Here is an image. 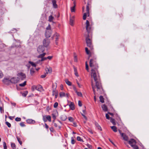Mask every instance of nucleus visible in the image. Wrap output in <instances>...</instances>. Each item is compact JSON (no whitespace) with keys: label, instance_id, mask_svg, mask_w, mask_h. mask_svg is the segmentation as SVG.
Wrapping results in <instances>:
<instances>
[{"label":"nucleus","instance_id":"nucleus-3","mask_svg":"<svg viewBox=\"0 0 149 149\" xmlns=\"http://www.w3.org/2000/svg\"><path fill=\"white\" fill-rule=\"evenodd\" d=\"M91 86L92 87L93 91L94 94L95 95L94 96V99L95 102L96 101V94H100L102 92V90L100 91L99 90H98L97 87L96 86V83H95V86L93 84V82L92 81H91Z\"/></svg>","mask_w":149,"mask_h":149},{"label":"nucleus","instance_id":"nucleus-16","mask_svg":"<svg viewBox=\"0 0 149 149\" xmlns=\"http://www.w3.org/2000/svg\"><path fill=\"white\" fill-rule=\"evenodd\" d=\"M74 16H72V17H71L70 19V25L72 26L74 25Z\"/></svg>","mask_w":149,"mask_h":149},{"label":"nucleus","instance_id":"nucleus-58","mask_svg":"<svg viewBox=\"0 0 149 149\" xmlns=\"http://www.w3.org/2000/svg\"><path fill=\"white\" fill-rule=\"evenodd\" d=\"M106 117L107 119H109V118H110L109 116L107 114H106Z\"/></svg>","mask_w":149,"mask_h":149},{"label":"nucleus","instance_id":"nucleus-49","mask_svg":"<svg viewBox=\"0 0 149 149\" xmlns=\"http://www.w3.org/2000/svg\"><path fill=\"white\" fill-rule=\"evenodd\" d=\"M132 147L134 149H138L139 148L138 146L136 144L134 145Z\"/></svg>","mask_w":149,"mask_h":149},{"label":"nucleus","instance_id":"nucleus-24","mask_svg":"<svg viewBox=\"0 0 149 149\" xmlns=\"http://www.w3.org/2000/svg\"><path fill=\"white\" fill-rule=\"evenodd\" d=\"M95 124L96 127L99 130L101 131L102 130V128L100 126V125L98 124V123L96 122L95 123Z\"/></svg>","mask_w":149,"mask_h":149},{"label":"nucleus","instance_id":"nucleus-40","mask_svg":"<svg viewBox=\"0 0 149 149\" xmlns=\"http://www.w3.org/2000/svg\"><path fill=\"white\" fill-rule=\"evenodd\" d=\"M3 74L1 70H0V79L2 78L3 77Z\"/></svg>","mask_w":149,"mask_h":149},{"label":"nucleus","instance_id":"nucleus-39","mask_svg":"<svg viewBox=\"0 0 149 149\" xmlns=\"http://www.w3.org/2000/svg\"><path fill=\"white\" fill-rule=\"evenodd\" d=\"M85 49L86 54L88 55L89 54H90V52L88 50V48L87 47H86Z\"/></svg>","mask_w":149,"mask_h":149},{"label":"nucleus","instance_id":"nucleus-21","mask_svg":"<svg viewBox=\"0 0 149 149\" xmlns=\"http://www.w3.org/2000/svg\"><path fill=\"white\" fill-rule=\"evenodd\" d=\"M56 0H52V3L53 7L54 8H56L57 7V5L56 3Z\"/></svg>","mask_w":149,"mask_h":149},{"label":"nucleus","instance_id":"nucleus-55","mask_svg":"<svg viewBox=\"0 0 149 149\" xmlns=\"http://www.w3.org/2000/svg\"><path fill=\"white\" fill-rule=\"evenodd\" d=\"M27 91H26L24 93H22V95L23 96L26 97L27 93Z\"/></svg>","mask_w":149,"mask_h":149},{"label":"nucleus","instance_id":"nucleus-32","mask_svg":"<svg viewBox=\"0 0 149 149\" xmlns=\"http://www.w3.org/2000/svg\"><path fill=\"white\" fill-rule=\"evenodd\" d=\"M54 19V17L50 15L49 17V21L51 22L52 21L53 19Z\"/></svg>","mask_w":149,"mask_h":149},{"label":"nucleus","instance_id":"nucleus-6","mask_svg":"<svg viewBox=\"0 0 149 149\" xmlns=\"http://www.w3.org/2000/svg\"><path fill=\"white\" fill-rule=\"evenodd\" d=\"M50 43V42L49 39L47 38L43 40L42 42L43 46L45 47H48Z\"/></svg>","mask_w":149,"mask_h":149},{"label":"nucleus","instance_id":"nucleus-20","mask_svg":"<svg viewBox=\"0 0 149 149\" xmlns=\"http://www.w3.org/2000/svg\"><path fill=\"white\" fill-rule=\"evenodd\" d=\"M60 96L61 97H63L65 96L66 95L67 97L68 96V94H65L63 92H60L59 93Z\"/></svg>","mask_w":149,"mask_h":149},{"label":"nucleus","instance_id":"nucleus-15","mask_svg":"<svg viewBox=\"0 0 149 149\" xmlns=\"http://www.w3.org/2000/svg\"><path fill=\"white\" fill-rule=\"evenodd\" d=\"M36 90L40 92H42L43 91L42 86L40 85L36 86Z\"/></svg>","mask_w":149,"mask_h":149},{"label":"nucleus","instance_id":"nucleus-17","mask_svg":"<svg viewBox=\"0 0 149 149\" xmlns=\"http://www.w3.org/2000/svg\"><path fill=\"white\" fill-rule=\"evenodd\" d=\"M121 136L123 137V139L126 141H127L128 139V137L124 133H121Z\"/></svg>","mask_w":149,"mask_h":149},{"label":"nucleus","instance_id":"nucleus-8","mask_svg":"<svg viewBox=\"0 0 149 149\" xmlns=\"http://www.w3.org/2000/svg\"><path fill=\"white\" fill-rule=\"evenodd\" d=\"M45 50V48L44 46L42 45L39 46L37 48V51L38 53H40L43 52Z\"/></svg>","mask_w":149,"mask_h":149},{"label":"nucleus","instance_id":"nucleus-10","mask_svg":"<svg viewBox=\"0 0 149 149\" xmlns=\"http://www.w3.org/2000/svg\"><path fill=\"white\" fill-rule=\"evenodd\" d=\"M19 78L18 77H13L10 79L11 83L15 84L19 81Z\"/></svg>","mask_w":149,"mask_h":149},{"label":"nucleus","instance_id":"nucleus-12","mask_svg":"<svg viewBox=\"0 0 149 149\" xmlns=\"http://www.w3.org/2000/svg\"><path fill=\"white\" fill-rule=\"evenodd\" d=\"M56 86H55V85L54 84L53 85L52 88H53V89L52 91V95L53 96H54L55 95H56L55 93H58L57 91L56 90Z\"/></svg>","mask_w":149,"mask_h":149},{"label":"nucleus","instance_id":"nucleus-59","mask_svg":"<svg viewBox=\"0 0 149 149\" xmlns=\"http://www.w3.org/2000/svg\"><path fill=\"white\" fill-rule=\"evenodd\" d=\"M73 68L74 72H77V68L74 66H73Z\"/></svg>","mask_w":149,"mask_h":149},{"label":"nucleus","instance_id":"nucleus-28","mask_svg":"<svg viewBox=\"0 0 149 149\" xmlns=\"http://www.w3.org/2000/svg\"><path fill=\"white\" fill-rule=\"evenodd\" d=\"M100 101L102 103H103L104 102V99L103 98V97L102 96H100L99 97Z\"/></svg>","mask_w":149,"mask_h":149},{"label":"nucleus","instance_id":"nucleus-1","mask_svg":"<svg viewBox=\"0 0 149 149\" xmlns=\"http://www.w3.org/2000/svg\"><path fill=\"white\" fill-rule=\"evenodd\" d=\"M89 65L90 67L91 68V77L93 79L96 83V86L98 90H99L100 91L102 90V89L99 73L97 70L98 66L96 62V58H93L90 60Z\"/></svg>","mask_w":149,"mask_h":149},{"label":"nucleus","instance_id":"nucleus-41","mask_svg":"<svg viewBox=\"0 0 149 149\" xmlns=\"http://www.w3.org/2000/svg\"><path fill=\"white\" fill-rule=\"evenodd\" d=\"M31 89L33 91H34L36 89V86L33 85L31 87Z\"/></svg>","mask_w":149,"mask_h":149},{"label":"nucleus","instance_id":"nucleus-14","mask_svg":"<svg viewBox=\"0 0 149 149\" xmlns=\"http://www.w3.org/2000/svg\"><path fill=\"white\" fill-rule=\"evenodd\" d=\"M18 76L20 77L22 80H23L24 79H25L26 77L25 74L23 73H20L18 74Z\"/></svg>","mask_w":149,"mask_h":149},{"label":"nucleus","instance_id":"nucleus-37","mask_svg":"<svg viewBox=\"0 0 149 149\" xmlns=\"http://www.w3.org/2000/svg\"><path fill=\"white\" fill-rule=\"evenodd\" d=\"M3 145L4 149H7V147L6 145V143L4 141L3 143Z\"/></svg>","mask_w":149,"mask_h":149},{"label":"nucleus","instance_id":"nucleus-56","mask_svg":"<svg viewBox=\"0 0 149 149\" xmlns=\"http://www.w3.org/2000/svg\"><path fill=\"white\" fill-rule=\"evenodd\" d=\"M78 105L79 107H81L82 105V103L80 101H79L78 102Z\"/></svg>","mask_w":149,"mask_h":149},{"label":"nucleus","instance_id":"nucleus-5","mask_svg":"<svg viewBox=\"0 0 149 149\" xmlns=\"http://www.w3.org/2000/svg\"><path fill=\"white\" fill-rule=\"evenodd\" d=\"M45 54L46 53H43L38 56V58H41V61H43L46 60L47 59L51 60L52 58V56H48L47 57H44L45 56Z\"/></svg>","mask_w":149,"mask_h":149},{"label":"nucleus","instance_id":"nucleus-22","mask_svg":"<svg viewBox=\"0 0 149 149\" xmlns=\"http://www.w3.org/2000/svg\"><path fill=\"white\" fill-rule=\"evenodd\" d=\"M86 14L88 15V16H89V4L88 3L86 7Z\"/></svg>","mask_w":149,"mask_h":149},{"label":"nucleus","instance_id":"nucleus-25","mask_svg":"<svg viewBox=\"0 0 149 149\" xmlns=\"http://www.w3.org/2000/svg\"><path fill=\"white\" fill-rule=\"evenodd\" d=\"M65 81L66 83L68 84V85L70 86L71 85V83L69 81H68V80L67 79H65Z\"/></svg>","mask_w":149,"mask_h":149},{"label":"nucleus","instance_id":"nucleus-29","mask_svg":"<svg viewBox=\"0 0 149 149\" xmlns=\"http://www.w3.org/2000/svg\"><path fill=\"white\" fill-rule=\"evenodd\" d=\"M110 121L112 123L113 125H116V124L114 119L111 118H110Z\"/></svg>","mask_w":149,"mask_h":149},{"label":"nucleus","instance_id":"nucleus-13","mask_svg":"<svg viewBox=\"0 0 149 149\" xmlns=\"http://www.w3.org/2000/svg\"><path fill=\"white\" fill-rule=\"evenodd\" d=\"M45 70L46 72V73L47 74L48 73H51L52 71V68L49 66L46 67Z\"/></svg>","mask_w":149,"mask_h":149},{"label":"nucleus","instance_id":"nucleus-57","mask_svg":"<svg viewBox=\"0 0 149 149\" xmlns=\"http://www.w3.org/2000/svg\"><path fill=\"white\" fill-rule=\"evenodd\" d=\"M46 116H43V119L44 121L45 122L47 121V119L46 118Z\"/></svg>","mask_w":149,"mask_h":149},{"label":"nucleus","instance_id":"nucleus-63","mask_svg":"<svg viewBox=\"0 0 149 149\" xmlns=\"http://www.w3.org/2000/svg\"><path fill=\"white\" fill-rule=\"evenodd\" d=\"M73 90H74V91L76 93L77 91V90L76 88H75V87H73Z\"/></svg>","mask_w":149,"mask_h":149},{"label":"nucleus","instance_id":"nucleus-9","mask_svg":"<svg viewBox=\"0 0 149 149\" xmlns=\"http://www.w3.org/2000/svg\"><path fill=\"white\" fill-rule=\"evenodd\" d=\"M3 82L5 84H8L10 82V79L8 77H5L2 80Z\"/></svg>","mask_w":149,"mask_h":149},{"label":"nucleus","instance_id":"nucleus-60","mask_svg":"<svg viewBox=\"0 0 149 149\" xmlns=\"http://www.w3.org/2000/svg\"><path fill=\"white\" fill-rule=\"evenodd\" d=\"M46 73H45V75H42L41 76V77L42 78H44L46 76Z\"/></svg>","mask_w":149,"mask_h":149},{"label":"nucleus","instance_id":"nucleus-43","mask_svg":"<svg viewBox=\"0 0 149 149\" xmlns=\"http://www.w3.org/2000/svg\"><path fill=\"white\" fill-rule=\"evenodd\" d=\"M88 16V15L86 14V13H84L83 16V19L84 20L86 19V16Z\"/></svg>","mask_w":149,"mask_h":149},{"label":"nucleus","instance_id":"nucleus-4","mask_svg":"<svg viewBox=\"0 0 149 149\" xmlns=\"http://www.w3.org/2000/svg\"><path fill=\"white\" fill-rule=\"evenodd\" d=\"M52 31L51 29V27L50 25H49L46 28V30L45 33V36L47 38H49L51 36L52 33Z\"/></svg>","mask_w":149,"mask_h":149},{"label":"nucleus","instance_id":"nucleus-48","mask_svg":"<svg viewBox=\"0 0 149 149\" xmlns=\"http://www.w3.org/2000/svg\"><path fill=\"white\" fill-rule=\"evenodd\" d=\"M75 143V141L73 137H71V143L72 144H74Z\"/></svg>","mask_w":149,"mask_h":149},{"label":"nucleus","instance_id":"nucleus-23","mask_svg":"<svg viewBox=\"0 0 149 149\" xmlns=\"http://www.w3.org/2000/svg\"><path fill=\"white\" fill-rule=\"evenodd\" d=\"M102 107V109L103 110H104L105 111H107L108 109L107 106L105 104L103 105Z\"/></svg>","mask_w":149,"mask_h":149},{"label":"nucleus","instance_id":"nucleus-44","mask_svg":"<svg viewBox=\"0 0 149 149\" xmlns=\"http://www.w3.org/2000/svg\"><path fill=\"white\" fill-rule=\"evenodd\" d=\"M11 147L13 149H15V145L14 143H11Z\"/></svg>","mask_w":149,"mask_h":149},{"label":"nucleus","instance_id":"nucleus-36","mask_svg":"<svg viewBox=\"0 0 149 149\" xmlns=\"http://www.w3.org/2000/svg\"><path fill=\"white\" fill-rule=\"evenodd\" d=\"M16 138L18 141L19 142L20 144L21 145L22 144V141L20 140V139L18 136H17Z\"/></svg>","mask_w":149,"mask_h":149},{"label":"nucleus","instance_id":"nucleus-47","mask_svg":"<svg viewBox=\"0 0 149 149\" xmlns=\"http://www.w3.org/2000/svg\"><path fill=\"white\" fill-rule=\"evenodd\" d=\"M76 93H77V95H78V96H80V97L82 96V94L81 92L77 91V92Z\"/></svg>","mask_w":149,"mask_h":149},{"label":"nucleus","instance_id":"nucleus-42","mask_svg":"<svg viewBox=\"0 0 149 149\" xmlns=\"http://www.w3.org/2000/svg\"><path fill=\"white\" fill-rule=\"evenodd\" d=\"M77 140L78 141H79L81 142H83V140L81 139V138L80 136H77Z\"/></svg>","mask_w":149,"mask_h":149},{"label":"nucleus","instance_id":"nucleus-45","mask_svg":"<svg viewBox=\"0 0 149 149\" xmlns=\"http://www.w3.org/2000/svg\"><path fill=\"white\" fill-rule=\"evenodd\" d=\"M6 124L9 127H10L11 126V124L8 122H6Z\"/></svg>","mask_w":149,"mask_h":149},{"label":"nucleus","instance_id":"nucleus-26","mask_svg":"<svg viewBox=\"0 0 149 149\" xmlns=\"http://www.w3.org/2000/svg\"><path fill=\"white\" fill-rule=\"evenodd\" d=\"M111 129L115 132H116L117 131V127L115 126H113L111 127Z\"/></svg>","mask_w":149,"mask_h":149},{"label":"nucleus","instance_id":"nucleus-35","mask_svg":"<svg viewBox=\"0 0 149 149\" xmlns=\"http://www.w3.org/2000/svg\"><path fill=\"white\" fill-rule=\"evenodd\" d=\"M35 72L34 69L33 68H31L30 70V74L32 75Z\"/></svg>","mask_w":149,"mask_h":149},{"label":"nucleus","instance_id":"nucleus-19","mask_svg":"<svg viewBox=\"0 0 149 149\" xmlns=\"http://www.w3.org/2000/svg\"><path fill=\"white\" fill-rule=\"evenodd\" d=\"M26 122L29 124H34L35 123V121L32 119H28L27 120Z\"/></svg>","mask_w":149,"mask_h":149},{"label":"nucleus","instance_id":"nucleus-52","mask_svg":"<svg viewBox=\"0 0 149 149\" xmlns=\"http://www.w3.org/2000/svg\"><path fill=\"white\" fill-rule=\"evenodd\" d=\"M58 104L57 102L55 103L54 105V108H56L58 106Z\"/></svg>","mask_w":149,"mask_h":149},{"label":"nucleus","instance_id":"nucleus-31","mask_svg":"<svg viewBox=\"0 0 149 149\" xmlns=\"http://www.w3.org/2000/svg\"><path fill=\"white\" fill-rule=\"evenodd\" d=\"M75 6L76 5H75V6H73L71 7V11L72 12H75Z\"/></svg>","mask_w":149,"mask_h":149},{"label":"nucleus","instance_id":"nucleus-33","mask_svg":"<svg viewBox=\"0 0 149 149\" xmlns=\"http://www.w3.org/2000/svg\"><path fill=\"white\" fill-rule=\"evenodd\" d=\"M74 61L75 62H77V56L76 55L75 53L74 54Z\"/></svg>","mask_w":149,"mask_h":149},{"label":"nucleus","instance_id":"nucleus-53","mask_svg":"<svg viewBox=\"0 0 149 149\" xmlns=\"http://www.w3.org/2000/svg\"><path fill=\"white\" fill-rule=\"evenodd\" d=\"M20 125L22 127H25V125L23 122H22L20 123Z\"/></svg>","mask_w":149,"mask_h":149},{"label":"nucleus","instance_id":"nucleus-61","mask_svg":"<svg viewBox=\"0 0 149 149\" xmlns=\"http://www.w3.org/2000/svg\"><path fill=\"white\" fill-rule=\"evenodd\" d=\"M77 83L79 87L81 88V85L79 83L78 81H77Z\"/></svg>","mask_w":149,"mask_h":149},{"label":"nucleus","instance_id":"nucleus-38","mask_svg":"<svg viewBox=\"0 0 149 149\" xmlns=\"http://www.w3.org/2000/svg\"><path fill=\"white\" fill-rule=\"evenodd\" d=\"M85 65H86V69L88 71V72H89L88 70V65L87 62H86L85 63Z\"/></svg>","mask_w":149,"mask_h":149},{"label":"nucleus","instance_id":"nucleus-62","mask_svg":"<svg viewBox=\"0 0 149 149\" xmlns=\"http://www.w3.org/2000/svg\"><path fill=\"white\" fill-rule=\"evenodd\" d=\"M11 104L13 105V106H14L15 107L16 105V104L14 102H11Z\"/></svg>","mask_w":149,"mask_h":149},{"label":"nucleus","instance_id":"nucleus-46","mask_svg":"<svg viewBox=\"0 0 149 149\" xmlns=\"http://www.w3.org/2000/svg\"><path fill=\"white\" fill-rule=\"evenodd\" d=\"M68 120H69L71 122H73L74 121V119L72 117H68Z\"/></svg>","mask_w":149,"mask_h":149},{"label":"nucleus","instance_id":"nucleus-11","mask_svg":"<svg viewBox=\"0 0 149 149\" xmlns=\"http://www.w3.org/2000/svg\"><path fill=\"white\" fill-rule=\"evenodd\" d=\"M128 142L131 146L136 144V141L134 139H131Z\"/></svg>","mask_w":149,"mask_h":149},{"label":"nucleus","instance_id":"nucleus-54","mask_svg":"<svg viewBox=\"0 0 149 149\" xmlns=\"http://www.w3.org/2000/svg\"><path fill=\"white\" fill-rule=\"evenodd\" d=\"M52 117L54 120H55L56 118V116L55 114L53 113L52 114Z\"/></svg>","mask_w":149,"mask_h":149},{"label":"nucleus","instance_id":"nucleus-50","mask_svg":"<svg viewBox=\"0 0 149 149\" xmlns=\"http://www.w3.org/2000/svg\"><path fill=\"white\" fill-rule=\"evenodd\" d=\"M0 112L2 113L4 112V110L3 107H0Z\"/></svg>","mask_w":149,"mask_h":149},{"label":"nucleus","instance_id":"nucleus-30","mask_svg":"<svg viewBox=\"0 0 149 149\" xmlns=\"http://www.w3.org/2000/svg\"><path fill=\"white\" fill-rule=\"evenodd\" d=\"M26 81H24L23 83L19 84V86L21 87H24L26 85Z\"/></svg>","mask_w":149,"mask_h":149},{"label":"nucleus","instance_id":"nucleus-18","mask_svg":"<svg viewBox=\"0 0 149 149\" xmlns=\"http://www.w3.org/2000/svg\"><path fill=\"white\" fill-rule=\"evenodd\" d=\"M69 106L71 109L73 110L75 109L74 105L73 102H71L70 104H69Z\"/></svg>","mask_w":149,"mask_h":149},{"label":"nucleus","instance_id":"nucleus-27","mask_svg":"<svg viewBox=\"0 0 149 149\" xmlns=\"http://www.w3.org/2000/svg\"><path fill=\"white\" fill-rule=\"evenodd\" d=\"M29 63L34 67L35 68L36 66V64L35 63L31 61H29Z\"/></svg>","mask_w":149,"mask_h":149},{"label":"nucleus","instance_id":"nucleus-51","mask_svg":"<svg viewBox=\"0 0 149 149\" xmlns=\"http://www.w3.org/2000/svg\"><path fill=\"white\" fill-rule=\"evenodd\" d=\"M15 120L16 121H20L21 120V118H20L17 117L15 118Z\"/></svg>","mask_w":149,"mask_h":149},{"label":"nucleus","instance_id":"nucleus-7","mask_svg":"<svg viewBox=\"0 0 149 149\" xmlns=\"http://www.w3.org/2000/svg\"><path fill=\"white\" fill-rule=\"evenodd\" d=\"M59 34L57 33H56L54 35L53 37H52L53 39H55V42L56 45H58L57 41L59 39Z\"/></svg>","mask_w":149,"mask_h":149},{"label":"nucleus","instance_id":"nucleus-2","mask_svg":"<svg viewBox=\"0 0 149 149\" xmlns=\"http://www.w3.org/2000/svg\"><path fill=\"white\" fill-rule=\"evenodd\" d=\"M86 29L88 33L87 36L86 37V40L87 45L91 49H93L91 40L89 38V34L93 30L92 24H90L88 21L87 20L86 23Z\"/></svg>","mask_w":149,"mask_h":149},{"label":"nucleus","instance_id":"nucleus-64","mask_svg":"<svg viewBox=\"0 0 149 149\" xmlns=\"http://www.w3.org/2000/svg\"><path fill=\"white\" fill-rule=\"evenodd\" d=\"M87 146L89 148H92V146L89 144H88Z\"/></svg>","mask_w":149,"mask_h":149},{"label":"nucleus","instance_id":"nucleus-34","mask_svg":"<svg viewBox=\"0 0 149 149\" xmlns=\"http://www.w3.org/2000/svg\"><path fill=\"white\" fill-rule=\"evenodd\" d=\"M46 118L47 119V121L48 120L50 122L51 121V118L50 116H46Z\"/></svg>","mask_w":149,"mask_h":149}]
</instances>
